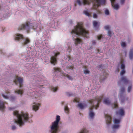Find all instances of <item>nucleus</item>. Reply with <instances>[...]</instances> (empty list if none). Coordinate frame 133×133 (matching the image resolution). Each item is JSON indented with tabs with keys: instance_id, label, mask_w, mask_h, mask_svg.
Listing matches in <instances>:
<instances>
[{
	"instance_id": "f257e3e1",
	"label": "nucleus",
	"mask_w": 133,
	"mask_h": 133,
	"mask_svg": "<svg viewBox=\"0 0 133 133\" xmlns=\"http://www.w3.org/2000/svg\"><path fill=\"white\" fill-rule=\"evenodd\" d=\"M83 24L82 22L78 23L77 25L72 30L71 34L72 35L75 34L76 36L81 35L85 37L88 38L89 32L83 28Z\"/></svg>"
},
{
	"instance_id": "f03ea898",
	"label": "nucleus",
	"mask_w": 133,
	"mask_h": 133,
	"mask_svg": "<svg viewBox=\"0 0 133 133\" xmlns=\"http://www.w3.org/2000/svg\"><path fill=\"white\" fill-rule=\"evenodd\" d=\"M103 98V96H100L99 97L98 96L96 97L95 98L90 100L89 102L90 104L92 106L90 108L89 112V116L92 118L94 115V113L93 112V109L94 107L96 109L99 107V103L101 102Z\"/></svg>"
},
{
	"instance_id": "7ed1b4c3",
	"label": "nucleus",
	"mask_w": 133,
	"mask_h": 133,
	"mask_svg": "<svg viewBox=\"0 0 133 133\" xmlns=\"http://www.w3.org/2000/svg\"><path fill=\"white\" fill-rule=\"evenodd\" d=\"M13 114L17 118V120L15 119V122L21 126L24 124V121H28L29 117L27 113H24L22 112L21 114H19L18 111H15L13 112Z\"/></svg>"
},
{
	"instance_id": "20e7f679",
	"label": "nucleus",
	"mask_w": 133,
	"mask_h": 133,
	"mask_svg": "<svg viewBox=\"0 0 133 133\" xmlns=\"http://www.w3.org/2000/svg\"><path fill=\"white\" fill-rule=\"evenodd\" d=\"M91 2L93 4V8L96 10L101 5H104L105 3V0H83V3L84 5H89Z\"/></svg>"
},
{
	"instance_id": "39448f33",
	"label": "nucleus",
	"mask_w": 133,
	"mask_h": 133,
	"mask_svg": "<svg viewBox=\"0 0 133 133\" xmlns=\"http://www.w3.org/2000/svg\"><path fill=\"white\" fill-rule=\"evenodd\" d=\"M60 119V117L57 115L56 121L52 123V125L51 127V133H56L57 132L59 128L58 123Z\"/></svg>"
},
{
	"instance_id": "423d86ee",
	"label": "nucleus",
	"mask_w": 133,
	"mask_h": 133,
	"mask_svg": "<svg viewBox=\"0 0 133 133\" xmlns=\"http://www.w3.org/2000/svg\"><path fill=\"white\" fill-rule=\"evenodd\" d=\"M30 24H31L29 22H26L19 26L18 28V30H26L28 32L30 29L33 28L32 26Z\"/></svg>"
},
{
	"instance_id": "0eeeda50",
	"label": "nucleus",
	"mask_w": 133,
	"mask_h": 133,
	"mask_svg": "<svg viewBox=\"0 0 133 133\" xmlns=\"http://www.w3.org/2000/svg\"><path fill=\"white\" fill-rule=\"evenodd\" d=\"M14 82L16 84L19 83V87H21L22 86L23 83V78L22 77L16 76V79L14 81Z\"/></svg>"
},
{
	"instance_id": "6e6552de",
	"label": "nucleus",
	"mask_w": 133,
	"mask_h": 133,
	"mask_svg": "<svg viewBox=\"0 0 133 133\" xmlns=\"http://www.w3.org/2000/svg\"><path fill=\"white\" fill-rule=\"evenodd\" d=\"M60 54L59 52H57L55 54L54 56H52L51 58V62L54 65H55L56 63L57 60L56 57Z\"/></svg>"
},
{
	"instance_id": "1a4fd4ad",
	"label": "nucleus",
	"mask_w": 133,
	"mask_h": 133,
	"mask_svg": "<svg viewBox=\"0 0 133 133\" xmlns=\"http://www.w3.org/2000/svg\"><path fill=\"white\" fill-rule=\"evenodd\" d=\"M105 117L106 119V123L107 125L110 124L111 122V118L109 115L105 114Z\"/></svg>"
},
{
	"instance_id": "9d476101",
	"label": "nucleus",
	"mask_w": 133,
	"mask_h": 133,
	"mask_svg": "<svg viewBox=\"0 0 133 133\" xmlns=\"http://www.w3.org/2000/svg\"><path fill=\"white\" fill-rule=\"evenodd\" d=\"M23 36L22 35L19 34H16L15 36V39L17 41H19L23 39Z\"/></svg>"
},
{
	"instance_id": "9b49d317",
	"label": "nucleus",
	"mask_w": 133,
	"mask_h": 133,
	"mask_svg": "<svg viewBox=\"0 0 133 133\" xmlns=\"http://www.w3.org/2000/svg\"><path fill=\"white\" fill-rule=\"evenodd\" d=\"M121 81H123L125 83H128L129 80L126 77L123 76L121 78V81L118 82V85L120 84Z\"/></svg>"
},
{
	"instance_id": "f8f14e48",
	"label": "nucleus",
	"mask_w": 133,
	"mask_h": 133,
	"mask_svg": "<svg viewBox=\"0 0 133 133\" xmlns=\"http://www.w3.org/2000/svg\"><path fill=\"white\" fill-rule=\"evenodd\" d=\"M112 6L115 9L117 10L119 8V5L118 4H114L115 0H110Z\"/></svg>"
},
{
	"instance_id": "ddd939ff",
	"label": "nucleus",
	"mask_w": 133,
	"mask_h": 133,
	"mask_svg": "<svg viewBox=\"0 0 133 133\" xmlns=\"http://www.w3.org/2000/svg\"><path fill=\"white\" fill-rule=\"evenodd\" d=\"M30 42V40L28 38H26L24 39L23 42L22 43V45L25 46L27 45Z\"/></svg>"
},
{
	"instance_id": "4468645a",
	"label": "nucleus",
	"mask_w": 133,
	"mask_h": 133,
	"mask_svg": "<svg viewBox=\"0 0 133 133\" xmlns=\"http://www.w3.org/2000/svg\"><path fill=\"white\" fill-rule=\"evenodd\" d=\"M33 104L34 105L32 106L33 110L35 111H36L38 109L40 104L39 103L36 104L35 103H34Z\"/></svg>"
},
{
	"instance_id": "2eb2a0df",
	"label": "nucleus",
	"mask_w": 133,
	"mask_h": 133,
	"mask_svg": "<svg viewBox=\"0 0 133 133\" xmlns=\"http://www.w3.org/2000/svg\"><path fill=\"white\" fill-rule=\"evenodd\" d=\"M4 103L3 102L0 100V110L3 112L4 110L5 107L4 106Z\"/></svg>"
},
{
	"instance_id": "dca6fc26",
	"label": "nucleus",
	"mask_w": 133,
	"mask_h": 133,
	"mask_svg": "<svg viewBox=\"0 0 133 133\" xmlns=\"http://www.w3.org/2000/svg\"><path fill=\"white\" fill-rule=\"evenodd\" d=\"M117 114H119L121 116H123L124 114V112L123 108L121 109H119V111L116 112Z\"/></svg>"
},
{
	"instance_id": "f3484780",
	"label": "nucleus",
	"mask_w": 133,
	"mask_h": 133,
	"mask_svg": "<svg viewBox=\"0 0 133 133\" xmlns=\"http://www.w3.org/2000/svg\"><path fill=\"white\" fill-rule=\"evenodd\" d=\"M103 75L101 76V78H103V79L101 78L100 79V82H101L102 81L104 80L108 76V74H107L105 72H104L103 73Z\"/></svg>"
},
{
	"instance_id": "a211bd4d",
	"label": "nucleus",
	"mask_w": 133,
	"mask_h": 133,
	"mask_svg": "<svg viewBox=\"0 0 133 133\" xmlns=\"http://www.w3.org/2000/svg\"><path fill=\"white\" fill-rule=\"evenodd\" d=\"M110 28V26L109 25H106L104 26V28L108 30V35L110 36V37L112 36V33L111 32V31L109 30Z\"/></svg>"
},
{
	"instance_id": "6ab92c4d",
	"label": "nucleus",
	"mask_w": 133,
	"mask_h": 133,
	"mask_svg": "<svg viewBox=\"0 0 133 133\" xmlns=\"http://www.w3.org/2000/svg\"><path fill=\"white\" fill-rule=\"evenodd\" d=\"M103 102L104 103L107 105H109L110 103V102L108 98L104 99V100Z\"/></svg>"
},
{
	"instance_id": "aec40b11",
	"label": "nucleus",
	"mask_w": 133,
	"mask_h": 133,
	"mask_svg": "<svg viewBox=\"0 0 133 133\" xmlns=\"http://www.w3.org/2000/svg\"><path fill=\"white\" fill-rule=\"evenodd\" d=\"M82 42V40L79 38H77L75 39V43L76 45H77L78 44H79Z\"/></svg>"
},
{
	"instance_id": "412c9836",
	"label": "nucleus",
	"mask_w": 133,
	"mask_h": 133,
	"mask_svg": "<svg viewBox=\"0 0 133 133\" xmlns=\"http://www.w3.org/2000/svg\"><path fill=\"white\" fill-rule=\"evenodd\" d=\"M63 75L65 77H67L68 79L70 80H71L72 79V78L68 74H63Z\"/></svg>"
},
{
	"instance_id": "4be33fe9",
	"label": "nucleus",
	"mask_w": 133,
	"mask_h": 133,
	"mask_svg": "<svg viewBox=\"0 0 133 133\" xmlns=\"http://www.w3.org/2000/svg\"><path fill=\"white\" fill-rule=\"evenodd\" d=\"M78 107L81 109H83L84 107L87 106L86 104H85L83 105L82 103H79L78 104Z\"/></svg>"
},
{
	"instance_id": "5701e85b",
	"label": "nucleus",
	"mask_w": 133,
	"mask_h": 133,
	"mask_svg": "<svg viewBox=\"0 0 133 133\" xmlns=\"http://www.w3.org/2000/svg\"><path fill=\"white\" fill-rule=\"evenodd\" d=\"M85 70H84V72L85 74H89L90 73V71L88 70L87 69V67L86 66H84Z\"/></svg>"
},
{
	"instance_id": "b1692460",
	"label": "nucleus",
	"mask_w": 133,
	"mask_h": 133,
	"mask_svg": "<svg viewBox=\"0 0 133 133\" xmlns=\"http://www.w3.org/2000/svg\"><path fill=\"white\" fill-rule=\"evenodd\" d=\"M129 57L131 59L133 58V51L132 50H131L130 52Z\"/></svg>"
},
{
	"instance_id": "393cba45",
	"label": "nucleus",
	"mask_w": 133,
	"mask_h": 133,
	"mask_svg": "<svg viewBox=\"0 0 133 133\" xmlns=\"http://www.w3.org/2000/svg\"><path fill=\"white\" fill-rule=\"evenodd\" d=\"M112 107L113 108H117L118 107V105L117 102H115L114 104L112 105Z\"/></svg>"
},
{
	"instance_id": "a878e982",
	"label": "nucleus",
	"mask_w": 133,
	"mask_h": 133,
	"mask_svg": "<svg viewBox=\"0 0 133 133\" xmlns=\"http://www.w3.org/2000/svg\"><path fill=\"white\" fill-rule=\"evenodd\" d=\"M120 121V119H117L115 118L114 120V122L115 124H118L119 123Z\"/></svg>"
},
{
	"instance_id": "bb28decb",
	"label": "nucleus",
	"mask_w": 133,
	"mask_h": 133,
	"mask_svg": "<svg viewBox=\"0 0 133 133\" xmlns=\"http://www.w3.org/2000/svg\"><path fill=\"white\" fill-rule=\"evenodd\" d=\"M54 71L55 72L58 71V72H61V69L60 68H54Z\"/></svg>"
},
{
	"instance_id": "cd10ccee",
	"label": "nucleus",
	"mask_w": 133,
	"mask_h": 133,
	"mask_svg": "<svg viewBox=\"0 0 133 133\" xmlns=\"http://www.w3.org/2000/svg\"><path fill=\"white\" fill-rule=\"evenodd\" d=\"M15 92L18 93L20 95H21L23 93V91L20 90H17L15 91Z\"/></svg>"
},
{
	"instance_id": "c85d7f7f",
	"label": "nucleus",
	"mask_w": 133,
	"mask_h": 133,
	"mask_svg": "<svg viewBox=\"0 0 133 133\" xmlns=\"http://www.w3.org/2000/svg\"><path fill=\"white\" fill-rule=\"evenodd\" d=\"M64 110L66 113H68L69 112V109L67 106H65Z\"/></svg>"
},
{
	"instance_id": "c756f323",
	"label": "nucleus",
	"mask_w": 133,
	"mask_h": 133,
	"mask_svg": "<svg viewBox=\"0 0 133 133\" xmlns=\"http://www.w3.org/2000/svg\"><path fill=\"white\" fill-rule=\"evenodd\" d=\"M88 131L85 129L84 128L79 133H88Z\"/></svg>"
},
{
	"instance_id": "7c9ffc66",
	"label": "nucleus",
	"mask_w": 133,
	"mask_h": 133,
	"mask_svg": "<svg viewBox=\"0 0 133 133\" xmlns=\"http://www.w3.org/2000/svg\"><path fill=\"white\" fill-rule=\"evenodd\" d=\"M84 13L87 16H91V14L89 13L87 11H84Z\"/></svg>"
},
{
	"instance_id": "2f4dec72",
	"label": "nucleus",
	"mask_w": 133,
	"mask_h": 133,
	"mask_svg": "<svg viewBox=\"0 0 133 133\" xmlns=\"http://www.w3.org/2000/svg\"><path fill=\"white\" fill-rule=\"evenodd\" d=\"M125 90V89L124 87H123L121 88L120 91V94H122L124 92Z\"/></svg>"
},
{
	"instance_id": "473e14b6",
	"label": "nucleus",
	"mask_w": 133,
	"mask_h": 133,
	"mask_svg": "<svg viewBox=\"0 0 133 133\" xmlns=\"http://www.w3.org/2000/svg\"><path fill=\"white\" fill-rule=\"evenodd\" d=\"M119 126V125H113L112 128L113 129H115L118 128Z\"/></svg>"
},
{
	"instance_id": "72a5a7b5",
	"label": "nucleus",
	"mask_w": 133,
	"mask_h": 133,
	"mask_svg": "<svg viewBox=\"0 0 133 133\" xmlns=\"http://www.w3.org/2000/svg\"><path fill=\"white\" fill-rule=\"evenodd\" d=\"M105 14L106 15H109V12L108 9H106L105 11Z\"/></svg>"
},
{
	"instance_id": "f704fd0d",
	"label": "nucleus",
	"mask_w": 133,
	"mask_h": 133,
	"mask_svg": "<svg viewBox=\"0 0 133 133\" xmlns=\"http://www.w3.org/2000/svg\"><path fill=\"white\" fill-rule=\"evenodd\" d=\"M93 24L94 26L95 27H96L97 26L98 24V23L96 21H94L93 22Z\"/></svg>"
},
{
	"instance_id": "c9c22d12",
	"label": "nucleus",
	"mask_w": 133,
	"mask_h": 133,
	"mask_svg": "<svg viewBox=\"0 0 133 133\" xmlns=\"http://www.w3.org/2000/svg\"><path fill=\"white\" fill-rule=\"evenodd\" d=\"M79 98H77L75 99L74 101L73 102H79Z\"/></svg>"
},
{
	"instance_id": "e433bc0d",
	"label": "nucleus",
	"mask_w": 133,
	"mask_h": 133,
	"mask_svg": "<svg viewBox=\"0 0 133 133\" xmlns=\"http://www.w3.org/2000/svg\"><path fill=\"white\" fill-rule=\"evenodd\" d=\"M125 71L124 69H122L120 72V75L122 76L124 75L125 73Z\"/></svg>"
},
{
	"instance_id": "4c0bfd02",
	"label": "nucleus",
	"mask_w": 133,
	"mask_h": 133,
	"mask_svg": "<svg viewBox=\"0 0 133 133\" xmlns=\"http://www.w3.org/2000/svg\"><path fill=\"white\" fill-rule=\"evenodd\" d=\"M121 45L123 47H125L126 46L125 43L124 42H122L121 43Z\"/></svg>"
},
{
	"instance_id": "58836bf2",
	"label": "nucleus",
	"mask_w": 133,
	"mask_h": 133,
	"mask_svg": "<svg viewBox=\"0 0 133 133\" xmlns=\"http://www.w3.org/2000/svg\"><path fill=\"white\" fill-rule=\"evenodd\" d=\"M57 88L52 87V90L54 92L56 91L57 90Z\"/></svg>"
},
{
	"instance_id": "ea45409f",
	"label": "nucleus",
	"mask_w": 133,
	"mask_h": 133,
	"mask_svg": "<svg viewBox=\"0 0 133 133\" xmlns=\"http://www.w3.org/2000/svg\"><path fill=\"white\" fill-rule=\"evenodd\" d=\"M2 96L5 99H7L8 98V97L7 96L3 94H2Z\"/></svg>"
},
{
	"instance_id": "a19ab883",
	"label": "nucleus",
	"mask_w": 133,
	"mask_h": 133,
	"mask_svg": "<svg viewBox=\"0 0 133 133\" xmlns=\"http://www.w3.org/2000/svg\"><path fill=\"white\" fill-rule=\"evenodd\" d=\"M125 66L123 64H122L121 66V68L122 69H124Z\"/></svg>"
},
{
	"instance_id": "79ce46f5",
	"label": "nucleus",
	"mask_w": 133,
	"mask_h": 133,
	"mask_svg": "<svg viewBox=\"0 0 133 133\" xmlns=\"http://www.w3.org/2000/svg\"><path fill=\"white\" fill-rule=\"evenodd\" d=\"M131 88L132 87L131 86H129L128 89V92H130L131 89Z\"/></svg>"
},
{
	"instance_id": "37998d69",
	"label": "nucleus",
	"mask_w": 133,
	"mask_h": 133,
	"mask_svg": "<svg viewBox=\"0 0 133 133\" xmlns=\"http://www.w3.org/2000/svg\"><path fill=\"white\" fill-rule=\"evenodd\" d=\"M77 2L78 4L79 5H81L82 4V3L80 0H77Z\"/></svg>"
},
{
	"instance_id": "c03bdc74",
	"label": "nucleus",
	"mask_w": 133,
	"mask_h": 133,
	"mask_svg": "<svg viewBox=\"0 0 133 133\" xmlns=\"http://www.w3.org/2000/svg\"><path fill=\"white\" fill-rule=\"evenodd\" d=\"M97 12L98 14H101L102 13L101 11L99 10H97Z\"/></svg>"
},
{
	"instance_id": "a18cd8bd",
	"label": "nucleus",
	"mask_w": 133,
	"mask_h": 133,
	"mask_svg": "<svg viewBox=\"0 0 133 133\" xmlns=\"http://www.w3.org/2000/svg\"><path fill=\"white\" fill-rule=\"evenodd\" d=\"M103 36L102 35H100L99 36H97V38L98 39L100 40L102 37Z\"/></svg>"
},
{
	"instance_id": "49530a36",
	"label": "nucleus",
	"mask_w": 133,
	"mask_h": 133,
	"mask_svg": "<svg viewBox=\"0 0 133 133\" xmlns=\"http://www.w3.org/2000/svg\"><path fill=\"white\" fill-rule=\"evenodd\" d=\"M93 17L94 18H96L97 17V15L96 14L94 13L93 15Z\"/></svg>"
},
{
	"instance_id": "de8ad7c7",
	"label": "nucleus",
	"mask_w": 133,
	"mask_h": 133,
	"mask_svg": "<svg viewBox=\"0 0 133 133\" xmlns=\"http://www.w3.org/2000/svg\"><path fill=\"white\" fill-rule=\"evenodd\" d=\"M67 50L69 52L71 51V48L70 46H68V49H67Z\"/></svg>"
},
{
	"instance_id": "09e8293b",
	"label": "nucleus",
	"mask_w": 133,
	"mask_h": 133,
	"mask_svg": "<svg viewBox=\"0 0 133 133\" xmlns=\"http://www.w3.org/2000/svg\"><path fill=\"white\" fill-rule=\"evenodd\" d=\"M125 0H120V3L122 4H123Z\"/></svg>"
},
{
	"instance_id": "8fccbe9b",
	"label": "nucleus",
	"mask_w": 133,
	"mask_h": 133,
	"mask_svg": "<svg viewBox=\"0 0 133 133\" xmlns=\"http://www.w3.org/2000/svg\"><path fill=\"white\" fill-rule=\"evenodd\" d=\"M16 129V127L15 126L13 125L12 127V130H14Z\"/></svg>"
},
{
	"instance_id": "3c124183",
	"label": "nucleus",
	"mask_w": 133,
	"mask_h": 133,
	"mask_svg": "<svg viewBox=\"0 0 133 133\" xmlns=\"http://www.w3.org/2000/svg\"><path fill=\"white\" fill-rule=\"evenodd\" d=\"M98 67L99 69V70H100V68H102L103 66L102 65H98Z\"/></svg>"
},
{
	"instance_id": "603ef678",
	"label": "nucleus",
	"mask_w": 133,
	"mask_h": 133,
	"mask_svg": "<svg viewBox=\"0 0 133 133\" xmlns=\"http://www.w3.org/2000/svg\"><path fill=\"white\" fill-rule=\"evenodd\" d=\"M96 42L95 40H93L92 41V44L93 45L95 44H96Z\"/></svg>"
},
{
	"instance_id": "864d4df0",
	"label": "nucleus",
	"mask_w": 133,
	"mask_h": 133,
	"mask_svg": "<svg viewBox=\"0 0 133 133\" xmlns=\"http://www.w3.org/2000/svg\"><path fill=\"white\" fill-rule=\"evenodd\" d=\"M6 94H8L9 93H10L9 91V90H7L6 91Z\"/></svg>"
},
{
	"instance_id": "5fc2aeb1",
	"label": "nucleus",
	"mask_w": 133,
	"mask_h": 133,
	"mask_svg": "<svg viewBox=\"0 0 133 133\" xmlns=\"http://www.w3.org/2000/svg\"><path fill=\"white\" fill-rule=\"evenodd\" d=\"M73 68H74L73 66H71V67H70V68L69 67V69H73Z\"/></svg>"
},
{
	"instance_id": "6e6d98bb",
	"label": "nucleus",
	"mask_w": 133,
	"mask_h": 133,
	"mask_svg": "<svg viewBox=\"0 0 133 133\" xmlns=\"http://www.w3.org/2000/svg\"><path fill=\"white\" fill-rule=\"evenodd\" d=\"M66 94L68 96H70L71 95L68 92L66 93Z\"/></svg>"
},
{
	"instance_id": "4d7b16f0",
	"label": "nucleus",
	"mask_w": 133,
	"mask_h": 133,
	"mask_svg": "<svg viewBox=\"0 0 133 133\" xmlns=\"http://www.w3.org/2000/svg\"><path fill=\"white\" fill-rule=\"evenodd\" d=\"M116 70H117V72H119V68H117Z\"/></svg>"
},
{
	"instance_id": "13d9d810",
	"label": "nucleus",
	"mask_w": 133,
	"mask_h": 133,
	"mask_svg": "<svg viewBox=\"0 0 133 133\" xmlns=\"http://www.w3.org/2000/svg\"><path fill=\"white\" fill-rule=\"evenodd\" d=\"M124 102V100H122L121 101V102L122 103H123Z\"/></svg>"
},
{
	"instance_id": "bf43d9fd",
	"label": "nucleus",
	"mask_w": 133,
	"mask_h": 133,
	"mask_svg": "<svg viewBox=\"0 0 133 133\" xmlns=\"http://www.w3.org/2000/svg\"><path fill=\"white\" fill-rule=\"evenodd\" d=\"M68 58H69V59H68V60H69L70 59V56H68Z\"/></svg>"
},
{
	"instance_id": "052dcab7",
	"label": "nucleus",
	"mask_w": 133,
	"mask_h": 133,
	"mask_svg": "<svg viewBox=\"0 0 133 133\" xmlns=\"http://www.w3.org/2000/svg\"><path fill=\"white\" fill-rule=\"evenodd\" d=\"M64 103V102H62V104H63Z\"/></svg>"
},
{
	"instance_id": "680f3d73",
	"label": "nucleus",
	"mask_w": 133,
	"mask_h": 133,
	"mask_svg": "<svg viewBox=\"0 0 133 133\" xmlns=\"http://www.w3.org/2000/svg\"><path fill=\"white\" fill-rule=\"evenodd\" d=\"M12 109L11 108H9V110H11V109Z\"/></svg>"
},
{
	"instance_id": "e2e57ef3",
	"label": "nucleus",
	"mask_w": 133,
	"mask_h": 133,
	"mask_svg": "<svg viewBox=\"0 0 133 133\" xmlns=\"http://www.w3.org/2000/svg\"><path fill=\"white\" fill-rule=\"evenodd\" d=\"M98 50V52H99V50Z\"/></svg>"
}]
</instances>
